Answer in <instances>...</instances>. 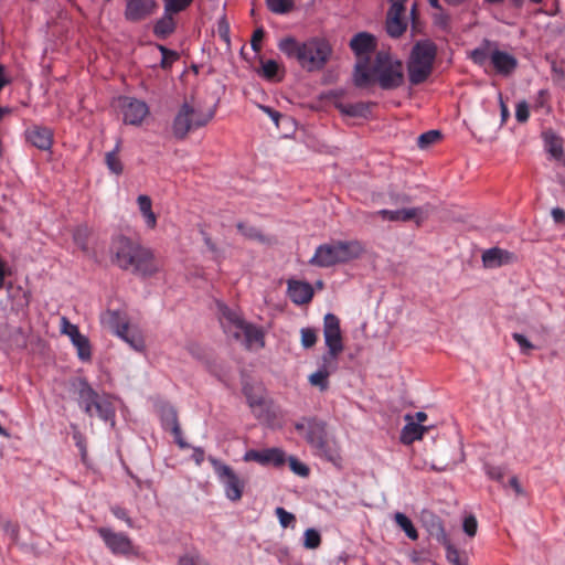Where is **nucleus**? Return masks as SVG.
Listing matches in <instances>:
<instances>
[{"label":"nucleus","instance_id":"obj_12","mask_svg":"<svg viewBox=\"0 0 565 565\" xmlns=\"http://www.w3.org/2000/svg\"><path fill=\"white\" fill-rule=\"evenodd\" d=\"M121 111L125 124L140 126L149 115V107L142 100L125 97L121 102Z\"/></svg>","mask_w":565,"mask_h":565},{"label":"nucleus","instance_id":"obj_62","mask_svg":"<svg viewBox=\"0 0 565 565\" xmlns=\"http://www.w3.org/2000/svg\"><path fill=\"white\" fill-rule=\"evenodd\" d=\"M552 217L556 223H561L565 220V211L561 207H554L552 210Z\"/></svg>","mask_w":565,"mask_h":565},{"label":"nucleus","instance_id":"obj_48","mask_svg":"<svg viewBox=\"0 0 565 565\" xmlns=\"http://www.w3.org/2000/svg\"><path fill=\"white\" fill-rule=\"evenodd\" d=\"M61 332L66 334L70 340L81 334L78 327L71 323L66 317L61 318Z\"/></svg>","mask_w":565,"mask_h":565},{"label":"nucleus","instance_id":"obj_34","mask_svg":"<svg viewBox=\"0 0 565 565\" xmlns=\"http://www.w3.org/2000/svg\"><path fill=\"white\" fill-rule=\"evenodd\" d=\"M120 149V142L118 141L116 143V147L113 151H109L105 156V162L109 171L116 175H119L122 173L124 167L121 163V160L118 158V152Z\"/></svg>","mask_w":565,"mask_h":565},{"label":"nucleus","instance_id":"obj_25","mask_svg":"<svg viewBox=\"0 0 565 565\" xmlns=\"http://www.w3.org/2000/svg\"><path fill=\"white\" fill-rule=\"evenodd\" d=\"M424 523L428 533L436 539L438 543H447L448 535L446 533L443 520L434 514L428 513L424 516Z\"/></svg>","mask_w":565,"mask_h":565},{"label":"nucleus","instance_id":"obj_31","mask_svg":"<svg viewBox=\"0 0 565 565\" xmlns=\"http://www.w3.org/2000/svg\"><path fill=\"white\" fill-rule=\"evenodd\" d=\"M71 342L76 348L81 361L86 362L92 359V347L86 335L81 333L73 338Z\"/></svg>","mask_w":565,"mask_h":565},{"label":"nucleus","instance_id":"obj_11","mask_svg":"<svg viewBox=\"0 0 565 565\" xmlns=\"http://www.w3.org/2000/svg\"><path fill=\"white\" fill-rule=\"evenodd\" d=\"M286 454L280 448H267L264 450L250 449L244 454L243 460L255 461L262 466L271 465L276 468L282 467L286 462Z\"/></svg>","mask_w":565,"mask_h":565},{"label":"nucleus","instance_id":"obj_64","mask_svg":"<svg viewBox=\"0 0 565 565\" xmlns=\"http://www.w3.org/2000/svg\"><path fill=\"white\" fill-rule=\"evenodd\" d=\"M547 97H548L547 90L541 89L537 94V99H536L537 106L543 107L547 100Z\"/></svg>","mask_w":565,"mask_h":565},{"label":"nucleus","instance_id":"obj_40","mask_svg":"<svg viewBox=\"0 0 565 565\" xmlns=\"http://www.w3.org/2000/svg\"><path fill=\"white\" fill-rule=\"evenodd\" d=\"M490 45L489 41L484 42V45L480 47H476L470 52V58L473 61V63L478 65H483L488 58H490V54L488 46Z\"/></svg>","mask_w":565,"mask_h":565},{"label":"nucleus","instance_id":"obj_44","mask_svg":"<svg viewBox=\"0 0 565 565\" xmlns=\"http://www.w3.org/2000/svg\"><path fill=\"white\" fill-rule=\"evenodd\" d=\"M441 135L438 130H429L424 134H422L417 138V145L419 148L425 149L429 147L430 145L435 143L440 139Z\"/></svg>","mask_w":565,"mask_h":565},{"label":"nucleus","instance_id":"obj_19","mask_svg":"<svg viewBox=\"0 0 565 565\" xmlns=\"http://www.w3.org/2000/svg\"><path fill=\"white\" fill-rule=\"evenodd\" d=\"M490 60L495 71L504 76L514 72L518 66L516 58L507 52L494 50L490 54Z\"/></svg>","mask_w":565,"mask_h":565},{"label":"nucleus","instance_id":"obj_53","mask_svg":"<svg viewBox=\"0 0 565 565\" xmlns=\"http://www.w3.org/2000/svg\"><path fill=\"white\" fill-rule=\"evenodd\" d=\"M512 338L520 347L522 353L529 354V352L534 349V345L527 340L525 335L515 332L512 334Z\"/></svg>","mask_w":565,"mask_h":565},{"label":"nucleus","instance_id":"obj_8","mask_svg":"<svg viewBox=\"0 0 565 565\" xmlns=\"http://www.w3.org/2000/svg\"><path fill=\"white\" fill-rule=\"evenodd\" d=\"M106 322L113 332L135 351L142 352L145 350V340L141 331L138 328H131L121 312L117 310L107 311Z\"/></svg>","mask_w":565,"mask_h":565},{"label":"nucleus","instance_id":"obj_41","mask_svg":"<svg viewBox=\"0 0 565 565\" xmlns=\"http://www.w3.org/2000/svg\"><path fill=\"white\" fill-rule=\"evenodd\" d=\"M279 64L275 60H267L262 64V76L268 81H273L279 73Z\"/></svg>","mask_w":565,"mask_h":565},{"label":"nucleus","instance_id":"obj_29","mask_svg":"<svg viewBox=\"0 0 565 565\" xmlns=\"http://www.w3.org/2000/svg\"><path fill=\"white\" fill-rule=\"evenodd\" d=\"M175 29L174 15L163 11L162 17L156 22L153 32L159 38H166L173 33Z\"/></svg>","mask_w":565,"mask_h":565},{"label":"nucleus","instance_id":"obj_10","mask_svg":"<svg viewBox=\"0 0 565 565\" xmlns=\"http://www.w3.org/2000/svg\"><path fill=\"white\" fill-rule=\"evenodd\" d=\"M97 533L103 539L105 545L115 555H128L132 553L134 545L129 536L125 533L114 532L109 527H99Z\"/></svg>","mask_w":565,"mask_h":565},{"label":"nucleus","instance_id":"obj_22","mask_svg":"<svg viewBox=\"0 0 565 565\" xmlns=\"http://www.w3.org/2000/svg\"><path fill=\"white\" fill-rule=\"evenodd\" d=\"M241 333H243L245 337V345L247 349H262L265 347V334L262 328L245 322L244 326L239 329V334Z\"/></svg>","mask_w":565,"mask_h":565},{"label":"nucleus","instance_id":"obj_56","mask_svg":"<svg viewBox=\"0 0 565 565\" xmlns=\"http://www.w3.org/2000/svg\"><path fill=\"white\" fill-rule=\"evenodd\" d=\"M111 513L119 520H122L126 522V524L129 526V527H132L134 526V523L131 521V519L129 518L128 515V512L126 511V509L119 507V505H115L111 508Z\"/></svg>","mask_w":565,"mask_h":565},{"label":"nucleus","instance_id":"obj_55","mask_svg":"<svg viewBox=\"0 0 565 565\" xmlns=\"http://www.w3.org/2000/svg\"><path fill=\"white\" fill-rule=\"evenodd\" d=\"M530 111L526 102H520L515 108V118L519 122H525L529 119Z\"/></svg>","mask_w":565,"mask_h":565},{"label":"nucleus","instance_id":"obj_24","mask_svg":"<svg viewBox=\"0 0 565 565\" xmlns=\"http://www.w3.org/2000/svg\"><path fill=\"white\" fill-rule=\"evenodd\" d=\"M98 394L93 387L85 381L79 383L78 388V404L88 416H94L93 405L98 399Z\"/></svg>","mask_w":565,"mask_h":565},{"label":"nucleus","instance_id":"obj_38","mask_svg":"<svg viewBox=\"0 0 565 565\" xmlns=\"http://www.w3.org/2000/svg\"><path fill=\"white\" fill-rule=\"evenodd\" d=\"M194 0H163V8L167 13L175 15L186 10Z\"/></svg>","mask_w":565,"mask_h":565},{"label":"nucleus","instance_id":"obj_23","mask_svg":"<svg viewBox=\"0 0 565 565\" xmlns=\"http://www.w3.org/2000/svg\"><path fill=\"white\" fill-rule=\"evenodd\" d=\"M375 46V38L366 32L355 34L350 41V47L358 56L367 55Z\"/></svg>","mask_w":565,"mask_h":565},{"label":"nucleus","instance_id":"obj_36","mask_svg":"<svg viewBox=\"0 0 565 565\" xmlns=\"http://www.w3.org/2000/svg\"><path fill=\"white\" fill-rule=\"evenodd\" d=\"M338 108L341 113L351 117L365 116L370 111V106L365 103L339 105Z\"/></svg>","mask_w":565,"mask_h":565},{"label":"nucleus","instance_id":"obj_18","mask_svg":"<svg viewBox=\"0 0 565 565\" xmlns=\"http://www.w3.org/2000/svg\"><path fill=\"white\" fill-rule=\"evenodd\" d=\"M515 259L516 257L513 253L499 247H492L482 253V263L487 268H497L512 264Z\"/></svg>","mask_w":565,"mask_h":565},{"label":"nucleus","instance_id":"obj_4","mask_svg":"<svg viewBox=\"0 0 565 565\" xmlns=\"http://www.w3.org/2000/svg\"><path fill=\"white\" fill-rule=\"evenodd\" d=\"M214 115L215 110L205 107L200 100L194 98L184 100L172 122L173 136L178 139H184L191 130L206 126Z\"/></svg>","mask_w":565,"mask_h":565},{"label":"nucleus","instance_id":"obj_13","mask_svg":"<svg viewBox=\"0 0 565 565\" xmlns=\"http://www.w3.org/2000/svg\"><path fill=\"white\" fill-rule=\"evenodd\" d=\"M124 17L129 22H140L157 10L156 0H124Z\"/></svg>","mask_w":565,"mask_h":565},{"label":"nucleus","instance_id":"obj_43","mask_svg":"<svg viewBox=\"0 0 565 565\" xmlns=\"http://www.w3.org/2000/svg\"><path fill=\"white\" fill-rule=\"evenodd\" d=\"M178 565H210L198 552H190L179 557Z\"/></svg>","mask_w":565,"mask_h":565},{"label":"nucleus","instance_id":"obj_20","mask_svg":"<svg viewBox=\"0 0 565 565\" xmlns=\"http://www.w3.org/2000/svg\"><path fill=\"white\" fill-rule=\"evenodd\" d=\"M405 8H390L386 19V31L393 38L401 36L407 26L404 19Z\"/></svg>","mask_w":565,"mask_h":565},{"label":"nucleus","instance_id":"obj_35","mask_svg":"<svg viewBox=\"0 0 565 565\" xmlns=\"http://www.w3.org/2000/svg\"><path fill=\"white\" fill-rule=\"evenodd\" d=\"M268 10L275 14H287L295 8V0H265Z\"/></svg>","mask_w":565,"mask_h":565},{"label":"nucleus","instance_id":"obj_26","mask_svg":"<svg viewBox=\"0 0 565 565\" xmlns=\"http://www.w3.org/2000/svg\"><path fill=\"white\" fill-rule=\"evenodd\" d=\"M137 205L142 215L147 228L153 230L157 226V215L152 211V201L149 195L140 194L137 198Z\"/></svg>","mask_w":565,"mask_h":565},{"label":"nucleus","instance_id":"obj_51","mask_svg":"<svg viewBox=\"0 0 565 565\" xmlns=\"http://www.w3.org/2000/svg\"><path fill=\"white\" fill-rule=\"evenodd\" d=\"M217 34L227 45L230 44V24L225 15L221 17L217 21Z\"/></svg>","mask_w":565,"mask_h":565},{"label":"nucleus","instance_id":"obj_59","mask_svg":"<svg viewBox=\"0 0 565 565\" xmlns=\"http://www.w3.org/2000/svg\"><path fill=\"white\" fill-rule=\"evenodd\" d=\"M73 439L75 441L76 447L79 448L82 455L85 456L86 455V444H85V439H84V436L82 435V433L78 430H75L73 433Z\"/></svg>","mask_w":565,"mask_h":565},{"label":"nucleus","instance_id":"obj_39","mask_svg":"<svg viewBox=\"0 0 565 565\" xmlns=\"http://www.w3.org/2000/svg\"><path fill=\"white\" fill-rule=\"evenodd\" d=\"M94 415H97L100 419L107 422L114 417V409L111 405L106 401H96L93 405Z\"/></svg>","mask_w":565,"mask_h":565},{"label":"nucleus","instance_id":"obj_37","mask_svg":"<svg viewBox=\"0 0 565 565\" xmlns=\"http://www.w3.org/2000/svg\"><path fill=\"white\" fill-rule=\"evenodd\" d=\"M169 422L171 424V431L174 437V441L178 444V446L182 449L188 448L189 444L184 441L182 437L181 427L178 422V417L174 411H170L169 413Z\"/></svg>","mask_w":565,"mask_h":565},{"label":"nucleus","instance_id":"obj_50","mask_svg":"<svg viewBox=\"0 0 565 565\" xmlns=\"http://www.w3.org/2000/svg\"><path fill=\"white\" fill-rule=\"evenodd\" d=\"M462 530L469 537H473L477 534L478 522L475 515L470 514L463 519Z\"/></svg>","mask_w":565,"mask_h":565},{"label":"nucleus","instance_id":"obj_30","mask_svg":"<svg viewBox=\"0 0 565 565\" xmlns=\"http://www.w3.org/2000/svg\"><path fill=\"white\" fill-rule=\"evenodd\" d=\"M307 425H308V429H307V434H306V439L312 447H315L316 445H318V441H316L313 439H320V440L324 439V435H326L324 424L322 422L316 420L313 418H309V419H307Z\"/></svg>","mask_w":565,"mask_h":565},{"label":"nucleus","instance_id":"obj_16","mask_svg":"<svg viewBox=\"0 0 565 565\" xmlns=\"http://www.w3.org/2000/svg\"><path fill=\"white\" fill-rule=\"evenodd\" d=\"M26 140L40 150H50L53 145V131L49 127L34 125L25 130Z\"/></svg>","mask_w":565,"mask_h":565},{"label":"nucleus","instance_id":"obj_2","mask_svg":"<svg viewBox=\"0 0 565 565\" xmlns=\"http://www.w3.org/2000/svg\"><path fill=\"white\" fill-rule=\"evenodd\" d=\"M403 65L393 60L387 53L379 52L372 68L367 61H360L354 68L353 83L356 87L365 88L377 82L383 89H394L403 84Z\"/></svg>","mask_w":565,"mask_h":565},{"label":"nucleus","instance_id":"obj_54","mask_svg":"<svg viewBox=\"0 0 565 565\" xmlns=\"http://www.w3.org/2000/svg\"><path fill=\"white\" fill-rule=\"evenodd\" d=\"M88 236V228L86 226H79L74 232V241L82 248L86 249V239Z\"/></svg>","mask_w":565,"mask_h":565},{"label":"nucleus","instance_id":"obj_14","mask_svg":"<svg viewBox=\"0 0 565 565\" xmlns=\"http://www.w3.org/2000/svg\"><path fill=\"white\" fill-rule=\"evenodd\" d=\"M220 322L224 332L232 334L236 340L239 339V329L246 322L238 311L233 310L224 303H218Z\"/></svg>","mask_w":565,"mask_h":565},{"label":"nucleus","instance_id":"obj_58","mask_svg":"<svg viewBox=\"0 0 565 565\" xmlns=\"http://www.w3.org/2000/svg\"><path fill=\"white\" fill-rule=\"evenodd\" d=\"M160 50H161L162 55H163L162 61H161V66L163 68L169 67L171 62L177 58V55H175L174 52H171V51L167 50L163 46H160Z\"/></svg>","mask_w":565,"mask_h":565},{"label":"nucleus","instance_id":"obj_46","mask_svg":"<svg viewBox=\"0 0 565 565\" xmlns=\"http://www.w3.org/2000/svg\"><path fill=\"white\" fill-rule=\"evenodd\" d=\"M301 334V345L305 349L312 348L317 342V332L312 328H302L300 331Z\"/></svg>","mask_w":565,"mask_h":565},{"label":"nucleus","instance_id":"obj_21","mask_svg":"<svg viewBox=\"0 0 565 565\" xmlns=\"http://www.w3.org/2000/svg\"><path fill=\"white\" fill-rule=\"evenodd\" d=\"M406 425L401 431V441L404 445H411L416 440L423 438L424 434L428 430V427L415 423L413 415L406 414L404 417Z\"/></svg>","mask_w":565,"mask_h":565},{"label":"nucleus","instance_id":"obj_47","mask_svg":"<svg viewBox=\"0 0 565 565\" xmlns=\"http://www.w3.org/2000/svg\"><path fill=\"white\" fill-rule=\"evenodd\" d=\"M446 548V557L452 565H463L460 561L458 550L451 544L450 539H447V543H440Z\"/></svg>","mask_w":565,"mask_h":565},{"label":"nucleus","instance_id":"obj_9","mask_svg":"<svg viewBox=\"0 0 565 565\" xmlns=\"http://www.w3.org/2000/svg\"><path fill=\"white\" fill-rule=\"evenodd\" d=\"M323 335L328 352L322 356L338 361L339 354L343 351L340 320L333 313H327L323 319Z\"/></svg>","mask_w":565,"mask_h":565},{"label":"nucleus","instance_id":"obj_61","mask_svg":"<svg viewBox=\"0 0 565 565\" xmlns=\"http://www.w3.org/2000/svg\"><path fill=\"white\" fill-rule=\"evenodd\" d=\"M9 270L7 268L6 263L0 258V290L4 286L6 277L9 275Z\"/></svg>","mask_w":565,"mask_h":565},{"label":"nucleus","instance_id":"obj_3","mask_svg":"<svg viewBox=\"0 0 565 565\" xmlns=\"http://www.w3.org/2000/svg\"><path fill=\"white\" fill-rule=\"evenodd\" d=\"M278 49L288 58L296 60L308 72L323 68L332 53L331 45L322 38H310L300 42L292 36H287L279 41Z\"/></svg>","mask_w":565,"mask_h":565},{"label":"nucleus","instance_id":"obj_57","mask_svg":"<svg viewBox=\"0 0 565 565\" xmlns=\"http://www.w3.org/2000/svg\"><path fill=\"white\" fill-rule=\"evenodd\" d=\"M263 38H264V30L262 28L254 31L252 40H250V45L255 52L260 51V49H262L260 42H262Z\"/></svg>","mask_w":565,"mask_h":565},{"label":"nucleus","instance_id":"obj_45","mask_svg":"<svg viewBox=\"0 0 565 565\" xmlns=\"http://www.w3.org/2000/svg\"><path fill=\"white\" fill-rule=\"evenodd\" d=\"M275 514L278 518L279 524L282 527L294 526L296 518L292 513L288 512L281 507L276 508Z\"/></svg>","mask_w":565,"mask_h":565},{"label":"nucleus","instance_id":"obj_33","mask_svg":"<svg viewBox=\"0 0 565 565\" xmlns=\"http://www.w3.org/2000/svg\"><path fill=\"white\" fill-rule=\"evenodd\" d=\"M394 521L405 532L408 539L413 541L418 539V532L407 515L402 512H396L394 514Z\"/></svg>","mask_w":565,"mask_h":565},{"label":"nucleus","instance_id":"obj_1","mask_svg":"<svg viewBox=\"0 0 565 565\" xmlns=\"http://www.w3.org/2000/svg\"><path fill=\"white\" fill-rule=\"evenodd\" d=\"M110 254L116 266L141 277H151L161 268L150 248L125 235L113 238Z\"/></svg>","mask_w":565,"mask_h":565},{"label":"nucleus","instance_id":"obj_6","mask_svg":"<svg viewBox=\"0 0 565 565\" xmlns=\"http://www.w3.org/2000/svg\"><path fill=\"white\" fill-rule=\"evenodd\" d=\"M436 52V45L430 41H420L413 46L407 62L408 78L413 85H418L428 78L433 71Z\"/></svg>","mask_w":565,"mask_h":565},{"label":"nucleus","instance_id":"obj_49","mask_svg":"<svg viewBox=\"0 0 565 565\" xmlns=\"http://www.w3.org/2000/svg\"><path fill=\"white\" fill-rule=\"evenodd\" d=\"M288 462H289V467H290L291 471L295 475L300 476V477H307L309 475V472H310L309 468L305 463L299 461L297 458L289 457Z\"/></svg>","mask_w":565,"mask_h":565},{"label":"nucleus","instance_id":"obj_52","mask_svg":"<svg viewBox=\"0 0 565 565\" xmlns=\"http://www.w3.org/2000/svg\"><path fill=\"white\" fill-rule=\"evenodd\" d=\"M486 475L498 482H502L504 478V469L500 466L486 465L484 466Z\"/></svg>","mask_w":565,"mask_h":565},{"label":"nucleus","instance_id":"obj_5","mask_svg":"<svg viewBox=\"0 0 565 565\" xmlns=\"http://www.w3.org/2000/svg\"><path fill=\"white\" fill-rule=\"evenodd\" d=\"M364 252L359 241H337L319 245L309 264L317 267H331L359 258Z\"/></svg>","mask_w":565,"mask_h":565},{"label":"nucleus","instance_id":"obj_42","mask_svg":"<svg viewBox=\"0 0 565 565\" xmlns=\"http://www.w3.org/2000/svg\"><path fill=\"white\" fill-rule=\"evenodd\" d=\"M321 544V536L315 529H307L303 534V546L309 550H315Z\"/></svg>","mask_w":565,"mask_h":565},{"label":"nucleus","instance_id":"obj_27","mask_svg":"<svg viewBox=\"0 0 565 565\" xmlns=\"http://www.w3.org/2000/svg\"><path fill=\"white\" fill-rule=\"evenodd\" d=\"M420 212L422 211L419 207H412V209H402V210H396V211L380 210L376 212V214L385 221L406 222V221H409V220L414 218L415 216H417Z\"/></svg>","mask_w":565,"mask_h":565},{"label":"nucleus","instance_id":"obj_28","mask_svg":"<svg viewBox=\"0 0 565 565\" xmlns=\"http://www.w3.org/2000/svg\"><path fill=\"white\" fill-rule=\"evenodd\" d=\"M318 441V445H316L313 448H316L317 454L327 459L328 461L339 465L341 462V456L337 447L331 445L326 438L323 440L315 439Z\"/></svg>","mask_w":565,"mask_h":565},{"label":"nucleus","instance_id":"obj_17","mask_svg":"<svg viewBox=\"0 0 565 565\" xmlns=\"http://www.w3.org/2000/svg\"><path fill=\"white\" fill-rule=\"evenodd\" d=\"M338 369V361L323 358L318 370L309 375V383L312 386H317L320 391H326L329 386V376Z\"/></svg>","mask_w":565,"mask_h":565},{"label":"nucleus","instance_id":"obj_32","mask_svg":"<svg viewBox=\"0 0 565 565\" xmlns=\"http://www.w3.org/2000/svg\"><path fill=\"white\" fill-rule=\"evenodd\" d=\"M545 138V147L547 152L556 160H561L563 158V143L562 140L552 132H546L544 135Z\"/></svg>","mask_w":565,"mask_h":565},{"label":"nucleus","instance_id":"obj_63","mask_svg":"<svg viewBox=\"0 0 565 565\" xmlns=\"http://www.w3.org/2000/svg\"><path fill=\"white\" fill-rule=\"evenodd\" d=\"M509 483L513 488V490L516 492V494H522L523 493V490H522V487H521V484L519 482L518 477H515V476L511 477L510 480H509Z\"/></svg>","mask_w":565,"mask_h":565},{"label":"nucleus","instance_id":"obj_60","mask_svg":"<svg viewBox=\"0 0 565 565\" xmlns=\"http://www.w3.org/2000/svg\"><path fill=\"white\" fill-rule=\"evenodd\" d=\"M204 458H205V452H204L203 448L194 447L193 454H192V459L195 462V465L201 466L202 462L204 461Z\"/></svg>","mask_w":565,"mask_h":565},{"label":"nucleus","instance_id":"obj_15","mask_svg":"<svg viewBox=\"0 0 565 565\" xmlns=\"http://www.w3.org/2000/svg\"><path fill=\"white\" fill-rule=\"evenodd\" d=\"M287 295L295 305L301 306L312 300L315 291L311 284L307 281L288 279Z\"/></svg>","mask_w":565,"mask_h":565},{"label":"nucleus","instance_id":"obj_7","mask_svg":"<svg viewBox=\"0 0 565 565\" xmlns=\"http://www.w3.org/2000/svg\"><path fill=\"white\" fill-rule=\"evenodd\" d=\"M207 460L224 488L225 497L233 502L239 501L243 497L245 482L231 466L222 462L220 459L210 456Z\"/></svg>","mask_w":565,"mask_h":565}]
</instances>
